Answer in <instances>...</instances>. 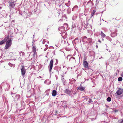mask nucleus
I'll list each match as a JSON object with an SVG mask.
<instances>
[{
    "mask_svg": "<svg viewBox=\"0 0 123 123\" xmlns=\"http://www.w3.org/2000/svg\"><path fill=\"white\" fill-rule=\"evenodd\" d=\"M98 47V46L97 45L96 46V47L97 48Z\"/></svg>",
    "mask_w": 123,
    "mask_h": 123,
    "instance_id": "obj_48",
    "label": "nucleus"
},
{
    "mask_svg": "<svg viewBox=\"0 0 123 123\" xmlns=\"http://www.w3.org/2000/svg\"><path fill=\"white\" fill-rule=\"evenodd\" d=\"M50 90V89H48L45 92V93H46V95H47L48 96L49 94V92H48Z\"/></svg>",
    "mask_w": 123,
    "mask_h": 123,
    "instance_id": "obj_21",
    "label": "nucleus"
},
{
    "mask_svg": "<svg viewBox=\"0 0 123 123\" xmlns=\"http://www.w3.org/2000/svg\"><path fill=\"white\" fill-rule=\"evenodd\" d=\"M14 2H11L10 3V6L12 8L13 7L15 6V4L14 3Z\"/></svg>",
    "mask_w": 123,
    "mask_h": 123,
    "instance_id": "obj_18",
    "label": "nucleus"
},
{
    "mask_svg": "<svg viewBox=\"0 0 123 123\" xmlns=\"http://www.w3.org/2000/svg\"><path fill=\"white\" fill-rule=\"evenodd\" d=\"M88 40L89 41L90 43H91L92 42V39L91 38H89Z\"/></svg>",
    "mask_w": 123,
    "mask_h": 123,
    "instance_id": "obj_26",
    "label": "nucleus"
},
{
    "mask_svg": "<svg viewBox=\"0 0 123 123\" xmlns=\"http://www.w3.org/2000/svg\"><path fill=\"white\" fill-rule=\"evenodd\" d=\"M107 49V51H109H109H109V50L108 49Z\"/></svg>",
    "mask_w": 123,
    "mask_h": 123,
    "instance_id": "obj_41",
    "label": "nucleus"
},
{
    "mask_svg": "<svg viewBox=\"0 0 123 123\" xmlns=\"http://www.w3.org/2000/svg\"><path fill=\"white\" fill-rule=\"evenodd\" d=\"M117 35V33L116 32H114L113 33L111 34V36L112 37H114Z\"/></svg>",
    "mask_w": 123,
    "mask_h": 123,
    "instance_id": "obj_11",
    "label": "nucleus"
},
{
    "mask_svg": "<svg viewBox=\"0 0 123 123\" xmlns=\"http://www.w3.org/2000/svg\"><path fill=\"white\" fill-rule=\"evenodd\" d=\"M21 74L23 77H24L25 74L26 72V70L24 68V67L23 66L21 69Z\"/></svg>",
    "mask_w": 123,
    "mask_h": 123,
    "instance_id": "obj_4",
    "label": "nucleus"
},
{
    "mask_svg": "<svg viewBox=\"0 0 123 123\" xmlns=\"http://www.w3.org/2000/svg\"><path fill=\"white\" fill-rule=\"evenodd\" d=\"M65 30V28L63 26H62L59 28V30L61 31H64Z\"/></svg>",
    "mask_w": 123,
    "mask_h": 123,
    "instance_id": "obj_8",
    "label": "nucleus"
},
{
    "mask_svg": "<svg viewBox=\"0 0 123 123\" xmlns=\"http://www.w3.org/2000/svg\"><path fill=\"white\" fill-rule=\"evenodd\" d=\"M11 94H12V92H11Z\"/></svg>",
    "mask_w": 123,
    "mask_h": 123,
    "instance_id": "obj_50",
    "label": "nucleus"
},
{
    "mask_svg": "<svg viewBox=\"0 0 123 123\" xmlns=\"http://www.w3.org/2000/svg\"><path fill=\"white\" fill-rule=\"evenodd\" d=\"M53 60H51L50 62L49 65L48 67L49 68V71L50 73L51 72L52 69L53 68Z\"/></svg>",
    "mask_w": 123,
    "mask_h": 123,
    "instance_id": "obj_3",
    "label": "nucleus"
},
{
    "mask_svg": "<svg viewBox=\"0 0 123 123\" xmlns=\"http://www.w3.org/2000/svg\"><path fill=\"white\" fill-rule=\"evenodd\" d=\"M96 119V118H95V119H94V118L92 119H91L92 121H93V120H95V119Z\"/></svg>",
    "mask_w": 123,
    "mask_h": 123,
    "instance_id": "obj_36",
    "label": "nucleus"
},
{
    "mask_svg": "<svg viewBox=\"0 0 123 123\" xmlns=\"http://www.w3.org/2000/svg\"><path fill=\"white\" fill-rule=\"evenodd\" d=\"M113 0H112V2H113Z\"/></svg>",
    "mask_w": 123,
    "mask_h": 123,
    "instance_id": "obj_51",
    "label": "nucleus"
},
{
    "mask_svg": "<svg viewBox=\"0 0 123 123\" xmlns=\"http://www.w3.org/2000/svg\"><path fill=\"white\" fill-rule=\"evenodd\" d=\"M65 25H67V24H65Z\"/></svg>",
    "mask_w": 123,
    "mask_h": 123,
    "instance_id": "obj_46",
    "label": "nucleus"
},
{
    "mask_svg": "<svg viewBox=\"0 0 123 123\" xmlns=\"http://www.w3.org/2000/svg\"><path fill=\"white\" fill-rule=\"evenodd\" d=\"M93 102V101H92V100L91 99H89L88 100V102L89 103H91Z\"/></svg>",
    "mask_w": 123,
    "mask_h": 123,
    "instance_id": "obj_28",
    "label": "nucleus"
},
{
    "mask_svg": "<svg viewBox=\"0 0 123 123\" xmlns=\"http://www.w3.org/2000/svg\"><path fill=\"white\" fill-rule=\"evenodd\" d=\"M75 59V58L74 57H72L71 58H70L69 59V61H70L71 60V61L74 62V60Z\"/></svg>",
    "mask_w": 123,
    "mask_h": 123,
    "instance_id": "obj_16",
    "label": "nucleus"
},
{
    "mask_svg": "<svg viewBox=\"0 0 123 123\" xmlns=\"http://www.w3.org/2000/svg\"><path fill=\"white\" fill-rule=\"evenodd\" d=\"M77 7V6H74L73 7H74V8H75Z\"/></svg>",
    "mask_w": 123,
    "mask_h": 123,
    "instance_id": "obj_38",
    "label": "nucleus"
},
{
    "mask_svg": "<svg viewBox=\"0 0 123 123\" xmlns=\"http://www.w3.org/2000/svg\"><path fill=\"white\" fill-rule=\"evenodd\" d=\"M69 9H70L69 8H68V10H69Z\"/></svg>",
    "mask_w": 123,
    "mask_h": 123,
    "instance_id": "obj_45",
    "label": "nucleus"
},
{
    "mask_svg": "<svg viewBox=\"0 0 123 123\" xmlns=\"http://www.w3.org/2000/svg\"><path fill=\"white\" fill-rule=\"evenodd\" d=\"M45 46H46V47H48V46L47 45H46V44H45Z\"/></svg>",
    "mask_w": 123,
    "mask_h": 123,
    "instance_id": "obj_39",
    "label": "nucleus"
},
{
    "mask_svg": "<svg viewBox=\"0 0 123 123\" xmlns=\"http://www.w3.org/2000/svg\"><path fill=\"white\" fill-rule=\"evenodd\" d=\"M96 12V10H93L91 14V17L93 16L94 15V14L95 13V12Z\"/></svg>",
    "mask_w": 123,
    "mask_h": 123,
    "instance_id": "obj_20",
    "label": "nucleus"
},
{
    "mask_svg": "<svg viewBox=\"0 0 123 123\" xmlns=\"http://www.w3.org/2000/svg\"><path fill=\"white\" fill-rule=\"evenodd\" d=\"M8 65L9 66H11V67H12V64L10 63H8Z\"/></svg>",
    "mask_w": 123,
    "mask_h": 123,
    "instance_id": "obj_31",
    "label": "nucleus"
},
{
    "mask_svg": "<svg viewBox=\"0 0 123 123\" xmlns=\"http://www.w3.org/2000/svg\"><path fill=\"white\" fill-rule=\"evenodd\" d=\"M86 99L87 100V101L89 99V98H86Z\"/></svg>",
    "mask_w": 123,
    "mask_h": 123,
    "instance_id": "obj_34",
    "label": "nucleus"
},
{
    "mask_svg": "<svg viewBox=\"0 0 123 123\" xmlns=\"http://www.w3.org/2000/svg\"><path fill=\"white\" fill-rule=\"evenodd\" d=\"M55 53V52L54 51H53V53Z\"/></svg>",
    "mask_w": 123,
    "mask_h": 123,
    "instance_id": "obj_44",
    "label": "nucleus"
},
{
    "mask_svg": "<svg viewBox=\"0 0 123 123\" xmlns=\"http://www.w3.org/2000/svg\"><path fill=\"white\" fill-rule=\"evenodd\" d=\"M74 7L73 8V9H72V11H74Z\"/></svg>",
    "mask_w": 123,
    "mask_h": 123,
    "instance_id": "obj_42",
    "label": "nucleus"
},
{
    "mask_svg": "<svg viewBox=\"0 0 123 123\" xmlns=\"http://www.w3.org/2000/svg\"><path fill=\"white\" fill-rule=\"evenodd\" d=\"M76 93V92H74V94H75Z\"/></svg>",
    "mask_w": 123,
    "mask_h": 123,
    "instance_id": "obj_47",
    "label": "nucleus"
},
{
    "mask_svg": "<svg viewBox=\"0 0 123 123\" xmlns=\"http://www.w3.org/2000/svg\"><path fill=\"white\" fill-rule=\"evenodd\" d=\"M105 22H106V21H105Z\"/></svg>",
    "mask_w": 123,
    "mask_h": 123,
    "instance_id": "obj_56",
    "label": "nucleus"
},
{
    "mask_svg": "<svg viewBox=\"0 0 123 123\" xmlns=\"http://www.w3.org/2000/svg\"><path fill=\"white\" fill-rule=\"evenodd\" d=\"M71 55H68L67 57V58L68 59V58H71L70 57Z\"/></svg>",
    "mask_w": 123,
    "mask_h": 123,
    "instance_id": "obj_29",
    "label": "nucleus"
},
{
    "mask_svg": "<svg viewBox=\"0 0 123 123\" xmlns=\"http://www.w3.org/2000/svg\"><path fill=\"white\" fill-rule=\"evenodd\" d=\"M102 20H103V21H104V20H103V19H102Z\"/></svg>",
    "mask_w": 123,
    "mask_h": 123,
    "instance_id": "obj_53",
    "label": "nucleus"
},
{
    "mask_svg": "<svg viewBox=\"0 0 123 123\" xmlns=\"http://www.w3.org/2000/svg\"><path fill=\"white\" fill-rule=\"evenodd\" d=\"M17 52L19 53V54L20 55V56H21V55H22V56H24L25 55V53L21 51L19 52Z\"/></svg>",
    "mask_w": 123,
    "mask_h": 123,
    "instance_id": "obj_17",
    "label": "nucleus"
},
{
    "mask_svg": "<svg viewBox=\"0 0 123 123\" xmlns=\"http://www.w3.org/2000/svg\"><path fill=\"white\" fill-rule=\"evenodd\" d=\"M102 20H103V21H104V20H103V19H102Z\"/></svg>",
    "mask_w": 123,
    "mask_h": 123,
    "instance_id": "obj_52",
    "label": "nucleus"
},
{
    "mask_svg": "<svg viewBox=\"0 0 123 123\" xmlns=\"http://www.w3.org/2000/svg\"><path fill=\"white\" fill-rule=\"evenodd\" d=\"M111 98L110 97H108L107 98L106 100L108 102H110L111 101Z\"/></svg>",
    "mask_w": 123,
    "mask_h": 123,
    "instance_id": "obj_23",
    "label": "nucleus"
},
{
    "mask_svg": "<svg viewBox=\"0 0 123 123\" xmlns=\"http://www.w3.org/2000/svg\"><path fill=\"white\" fill-rule=\"evenodd\" d=\"M62 81L63 82V84L64 85H65L64 83L65 81L64 80V78H63V77H62Z\"/></svg>",
    "mask_w": 123,
    "mask_h": 123,
    "instance_id": "obj_25",
    "label": "nucleus"
},
{
    "mask_svg": "<svg viewBox=\"0 0 123 123\" xmlns=\"http://www.w3.org/2000/svg\"><path fill=\"white\" fill-rule=\"evenodd\" d=\"M57 111L56 110L55 111V115H56L57 114Z\"/></svg>",
    "mask_w": 123,
    "mask_h": 123,
    "instance_id": "obj_33",
    "label": "nucleus"
},
{
    "mask_svg": "<svg viewBox=\"0 0 123 123\" xmlns=\"http://www.w3.org/2000/svg\"><path fill=\"white\" fill-rule=\"evenodd\" d=\"M6 43L5 49H8L11 45L12 40L11 39L8 38L7 37L5 38L4 39L0 42V45H2Z\"/></svg>",
    "mask_w": 123,
    "mask_h": 123,
    "instance_id": "obj_1",
    "label": "nucleus"
},
{
    "mask_svg": "<svg viewBox=\"0 0 123 123\" xmlns=\"http://www.w3.org/2000/svg\"><path fill=\"white\" fill-rule=\"evenodd\" d=\"M57 92L56 90H54L52 92V96H55L57 94Z\"/></svg>",
    "mask_w": 123,
    "mask_h": 123,
    "instance_id": "obj_9",
    "label": "nucleus"
},
{
    "mask_svg": "<svg viewBox=\"0 0 123 123\" xmlns=\"http://www.w3.org/2000/svg\"><path fill=\"white\" fill-rule=\"evenodd\" d=\"M78 37L74 39V41H75V40H78Z\"/></svg>",
    "mask_w": 123,
    "mask_h": 123,
    "instance_id": "obj_32",
    "label": "nucleus"
},
{
    "mask_svg": "<svg viewBox=\"0 0 123 123\" xmlns=\"http://www.w3.org/2000/svg\"><path fill=\"white\" fill-rule=\"evenodd\" d=\"M85 89V87H84L82 86L79 87L78 88L77 90L81 91H83Z\"/></svg>",
    "mask_w": 123,
    "mask_h": 123,
    "instance_id": "obj_12",
    "label": "nucleus"
},
{
    "mask_svg": "<svg viewBox=\"0 0 123 123\" xmlns=\"http://www.w3.org/2000/svg\"><path fill=\"white\" fill-rule=\"evenodd\" d=\"M39 77H40V78H41V76H39Z\"/></svg>",
    "mask_w": 123,
    "mask_h": 123,
    "instance_id": "obj_49",
    "label": "nucleus"
},
{
    "mask_svg": "<svg viewBox=\"0 0 123 123\" xmlns=\"http://www.w3.org/2000/svg\"><path fill=\"white\" fill-rule=\"evenodd\" d=\"M122 78L121 77H119L118 79V80L119 81H121L122 80Z\"/></svg>",
    "mask_w": 123,
    "mask_h": 123,
    "instance_id": "obj_24",
    "label": "nucleus"
},
{
    "mask_svg": "<svg viewBox=\"0 0 123 123\" xmlns=\"http://www.w3.org/2000/svg\"><path fill=\"white\" fill-rule=\"evenodd\" d=\"M53 0L55 1V0Z\"/></svg>",
    "mask_w": 123,
    "mask_h": 123,
    "instance_id": "obj_55",
    "label": "nucleus"
},
{
    "mask_svg": "<svg viewBox=\"0 0 123 123\" xmlns=\"http://www.w3.org/2000/svg\"><path fill=\"white\" fill-rule=\"evenodd\" d=\"M20 99V96L19 95H17L15 98V99L17 100H19Z\"/></svg>",
    "mask_w": 123,
    "mask_h": 123,
    "instance_id": "obj_13",
    "label": "nucleus"
},
{
    "mask_svg": "<svg viewBox=\"0 0 123 123\" xmlns=\"http://www.w3.org/2000/svg\"><path fill=\"white\" fill-rule=\"evenodd\" d=\"M34 35H33V37H34Z\"/></svg>",
    "mask_w": 123,
    "mask_h": 123,
    "instance_id": "obj_57",
    "label": "nucleus"
},
{
    "mask_svg": "<svg viewBox=\"0 0 123 123\" xmlns=\"http://www.w3.org/2000/svg\"><path fill=\"white\" fill-rule=\"evenodd\" d=\"M83 65L84 67L88 68V64L86 61H85L83 62Z\"/></svg>",
    "mask_w": 123,
    "mask_h": 123,
    "instance_id": "obj_6",
    "label": "nucleus"
},
{
    "mask_svg": "<svg viewBox=\"0 0 123 123\" xmlns=\"http://www.w3.org/2000/svg\"><path fill=\"white\" fill-rule=\"evenodd\" d=\"M45 41V40H43V43L44 44V42Z\"/></svg>",
    "mask_w": 123,
    "mask_h": 123,
    "instance_id": "obj_40",
    "label": "nucleus"
},
{
    "mask_svg": "<svg viewBox=\"0 0 123 123\" xmlns=\"http://www.w3.org/2000/svg\"><path fill=\"white\" fill-rule=\"evenodd\" d=\"M102 40L103 41H104V39L103 38H102Z\"/></svg>",
    "mask_w": 123,
    "mask_h": 123,
    "instance_id": "obj_43",
    "label": "nucleus"
},
{
    "mask_svg": "<svg viewBox=\"0 0 123 123\" xmlns=\"http://www.w3.org/2000/svg\"><path fill=\"white\" fill-rule=\"evenodd\" d=\"M64 92L66 93L67 94H69L70 93V91H69L68 89H66L64 91Z\"/></svg>",
    "mask_w": 123,
    "mask_h": 123,
    "instance_id": "obj_10",
    "label": "nucleus"
},
{
    "mask_svg": "<svg viewBox=\"0 0 123 123\" xmlns=\"http://www.w3.org/2000/svg\"><path fill=\"white\" fill-rule=\"evenodd\" d=\"M123 92V89L121 88H119L118 90L117 91L116 93L118 95L121 94Z\"/></svg>",
    "mask_w": 123,
    "mask_h": 123,
    "instance_id": "obj_5",
    "label": "nucleus"
},
{
    "mask_svg": "<svg viewBox=\"0 0 123 123\" xmlns=\"http://www.w3.org/2000/svg\"><path fill=\"white\" fill-rule=\"evenodd\" d=\"M87 4H90V6H93V2L91 0H90L89 2L87 3Z\"/></svg>",
    "mask_w": 123,
    "mask_h": 123,
    "instance_id": "obj_15",
    "label": "nucleus"
},
{
    "mask_svg": "<svg viewBox=\"0 0 123 123\" xmlns=\"http://www.w3.org/2000/svg\"><path fill=\"white\" fill-rule=\"evenodd\" d=\"M98 42L100 43H101V41L100 40H98Z\"/></svg>",
    "mask_w": 123,
    "mask_h": 123,
    "instance_id": "obj_37",
    "label": "nucleus"
},
{
    "mask_svg": "<svg viewBox=\"0 0 123 123\" xmlns=\"http://www.w3.org/2000/svg\"><path fill=\"white\" fill-rule=\"evenodd\" d=\"M121 76L123 78V72L121 73Z\"/></svg>",
    "mask_w": 123,
    "mask_h": 123,
    "instance_id": "obj_30",
    "label": "nucleus"
},
{
    "mask_svg": "<svg viewBox=\"0 0 123 123\" xmlns=\"http://www.w3.org/2000/svg\"><path fill=\"white\" fill-rule=\"evenodd\" d=\"M100 35L103 38H104L106 36L105 35L102 31L101 32Z\"/></svg>",
    "mask_w": 123,
    "mask_h": 123,
    "instance_id": "obj_14",
    "label": "nucleus"
},
{
    "mask_svg": "<svg viewBox=\"0 0 123 123\" xmlns=\"http://www.w3.org/2000/svg\"><path fill=\"white\" fill-rule=\"evenodd\" d=\"M120 123H123V119L121 122Z\"/></svg>",
    "mask_w": 123,
    "mask_h": 123,
    "instance_id": "obj_35",
    "label": "nucleus"
},
{
    "mask_svg": "<svg viewBox=\"0 0 123 123\" xmlns=\"http://www.w3.org/2000/svg\"><path fill=\"white\" fill-rule=\"evenodd\" d=\"M106 38L110 41H111L112 40L108 36H107L106 37Z\"/></svg>",
    "mask_w": 123,
    "mask_h": 123,
    "instance_id": "obj_22",
    "label": "nucleus"
},
{
    "mask_svg": "<svg viewBox=\"0 0 123 123\" xmlns=\"http://www.w3.org/2000/svg\"><path fill=\"white\" fill-rule=\"evenodd\" d=\"M70 0H68V3L65 4L67 6H68V7L69 6H70Z\"/></svg>",
    "mask_w": 123,
    "mask_h": 123,
    "instance_id": "obj_19",
    "label": "nucleus"
},
{
    "mask_svg": "<svg viewBox=\"0 0 123 123\" xmlns=\"http://www.w3.org/2000/svg\"><path fill=\"white\" fill-rule=\"evenodd\" d=\"M32 46L33 47L32 48V51L31 52V53H33V57H32L31 59V61L33 62H35V57L36 54V46L33 44Z\"/></svg>",
    "mask_w": 123,
    "mask_h": 123,
    "instance_id": "obj_2",
    "label": "nucleus"
},
{
    "mask_svg": "<svg viewBox=\"0 0 123 123\" xmlns=\"http://www.w3.org/2000/svg\"><path fill=\"white\" fill-rule=\"evenodd\" d=\"M44 83L47 85H49L50 84L51 81L47 79L45 81Z\"/></svg>",
    "mask_w": 123,
    "mask_h": 123,
    "instance_id": "obj_7",
    "label": "nucleus"
},
{
    "mask_svg": "<svg viewBox=\"0 0 123 123\" xmlns=\"http://www.w3.org/2000/svg\"><path fill=\"white\" fill-rule=\"evenodd\" d=\"M76 26V24L75 23V24L73 22V25L72 26V27L74 28Z\"/></svg>",
    "mask_w": 123,
    "mask_h": 123,
    "instance_id": "obj_27",
    "label": "nucleus"
},
{
    "mask_svg": "<svg viewBox=\"0 0 123 123\" xmlns=\"http://www.w3.org/2000/svg\"><path fill=\"white\" fill-rule=\"evenodd\" d=\"M102 20H103V21H104V20H103V19H102Z\"/></svg>",
    "mask_w": 123,
    "mask_h": 123,
    "instance_id": "obj_54",
    "label": "nucleus"
}]
</instances>
